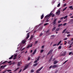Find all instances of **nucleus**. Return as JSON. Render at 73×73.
<instances>
[{
    "label": "nucleus",
    "instance_id": "1",
    "mask_svg": "<svg viewBox=\"0 0 73 73\" xmlns=\"http://www.w3.org/2000/svg\"><path fill=\"white\" fill-rule=\"evenodd\" d=\"M29 33H30V32L28 33H27V36L26 37V38L25 39V40H22V44H25V42H26V40H28V38L29 37Z\"/></svg>",
    "mask_w": 73,
    "mask_h": 73
},
{
    "label": "nucleus",
    "instance_id": "2",
    "mask_svg": "<svg viewBox=\"0 0 73 73\" xmlns=\"http://www.w3.org/2000/svg\"><path fill=\"white\" fill-rule=\"evenodd\" d=\"M52 13V12L51 11V13H50L49 14L46 15L44 17V20H43V21H45L46 20V19H48V17H50V16H51L52 15V14H53V13Z\"/></svg>",
    "mask_w": 73,
    "mask_h": 73
},
{
    "label": "nucleus",
    "instance_id": "3",
    "mask_svg": "<svg viewBox=\"0 0 73 73\" xmlns=\"http://www.w3.org/2000/svg\"><path fill=\"white\" fill-rule=\"evenodd\" d=\"M43 68V67L42 66V67L40 68L39 69H38L37 70H36V73H39L38 72H39V71H40V70H41Z\"/></svg>",
    "mask_w": 73,
    "mask_h": 73
},
{
    "label": "nucleus",
    "instance_id": "4",
    "mask_svg": "<svg viewBox=\"0 0 73 73\" xmlns=\"http://www.w3.org/2000/svg\"><path fill=\"white\" fill-rule=\"evenodd\" d=\"M33 45V44L32 43H31L30 45H27V46L26 48H29V47H32V46Z\"/></svg>",
    "mask_w": 73,
    "mask_h": 73
},
{
    "label": "nucleus",
    "instance_id": "5",
    "mask_svg": "<svg viewBox=\"0 0 73 73\" xmlns=\"http://www.w3.org/2000/svg\"><path fill=\"white\" fill-rule=\"evenodd\" d=\"M53 50L52 49H51V50L47 54V56H48V55H49V54H50V53H51V52H53Z\"/></svg>",
    "mask_w": 73,
    "mask_h": 73
},
{
    "label": "nucleus",
    "instance_id": "6",
    "mask_svg": "<svg viewBox=\"0 0 73 73\" xmlns=\"http://www.w3.org/2000/svg\"><path fill=\"white\" fill-rule=\"evenodd\" d=\"M29 66V64L27 65L24 68V69H23L24 70H25V69H27L28 67Z\"/></svg>",
    "mask_w": 73,
    "mask_h": 73
},
{
    "label": "nucleus",
    "instance_id": "7",
    "mask_svg": "<svg viewBox=\"0 0 73 73\" xmlns=\"http://www.w3.org/2000/svg\"><path fill=\"white\" fill-rule=\"evenodd\" d=\"M33 36L31 35L30 38L29 39V40H30V41H31V40L33 39Z\"/></svg>",
    "mask_w": 73,
    "mask_h": 73
},
{
    "label": "nucleus",
    "instance_id": "8",
    "mask_svg": "<svg viewBox=\"0 0 73 73\" xmlns=\"http://www.w3.org/2000/svg\"><path fill=\"white\" fill-rule=\"evenodd\" d=\"M56 13L58 15H59L60 14V10L56 12Z\"/></svg>",
    "mask_w": 73,
    "mask_h": 73
},
{
    "label": "nucleus",
    "instance_id": "9",
    "mask_svg": "<svg viewBox=\"0 0 73 73\" xmlns=\"http://www.w3.org/2000/svg\"><path fill=\"white\" fill-rule=\"evenodd\" d=\"M58 67V65H54L52 66V68H57Z\"/></svg>",
    "mask_w": 73,
    "mask_h": 73
},
{
    "label": "nucleus",
    "instance_id": "10",
    "mask_svg": "<svg viewBox=\"0 0 73 73\" xmlns=\"http://www.w3.org/2000/svg\"><path fill=\"white\" fill-rule=\"evenodd\" d=\"M16 57H17V54H16L14 55L13 60H16Z\"/></svg>",
    "mask_w": 73,
    "mask_h": 73
},
{
    "label": "nucleus",
    "instance_id": "11",
    "mask_svg": "<svg viewBox=\"0 0 73 73\" xmlns=\"http://www.w3.org/2000/svg\"><path fill=\"white\" fill-rule=\"evenodd\" d=\"M62 42V40H60V42H59L58 43V44H57V46H58V45H60V44H61V42Z\"/></svg>",
    "mask_w": 73,
    "mask_h": 73
},
{
    "label": "nucleus",
    "instance_id": "12",
    "mask_svg": "<svg viewBox=\"0 0 73 73\" xmlns=\"http://www.w3.org/2000/svg\"><path fill=\"white\" fill-rule=\"evenodd\" d=\"M66 52H64V53L62 54V56H65V55L66 54Z\"/></svg>",
    "mask_w": 73,
    "mask_h": 73
},
{
    "label": "nucleus",
    "instance_id": "13",
    "mask_svg": "<svg viewBox=\"0 0 73 73\" xmlns=\"http://www.w3.org/2000/svg\"><path fill=\"white\" fill-rule=\"evenodd\" d=\"M44 14L42 15L41 17V20H42V19H43V18H44Z\"/></svg>",
    "mask_w": 73,
    "mask_h": 73
},
{
    "label": "nucleus",
    "instance_id": "14",
    "mask_svg": "<svg viewBox=\"0 0 73 73\" xmlns=\"http://www.w3.org/2000/svg\"><path fill=\"white\" fill-rule=\"evenodd\" d=\"M13 55H12L9 58V60H11L13 57Z\"/></svg>",
    "mask_w": 73,
    "mask_h": 73
},
{
    "label": "nucleus",
    "instance_id": "15",
    "mask_svg": "<svg viewBox=\"0 0 73 73\" xmlns=\"http://www.w3.org/2000/svg\"><path fill=\"white\" fill-rule=\"evenodd\" d=\"M58 62V61H54V65H55V64H57V63Z\"/></svg>",
    "mask_w": 73,
    "mask_h": 73
},
{
    "label": "nucleus",
    "instance_id": "16",
    "mask_svg": "<svg viewBox=\"0 0 73 73\" xmlns=\"http://www.w3.org/2000/svg\"><path fill=\"white\" fill-rule=\"evenodd\" d=\"M56 27H54V28H53V29L52 30V31H54V30L56 29Z\"/></svg>",
    "mask_w": 73,
    "mask_h": 73
},
{
    "label": "nucleus",
    "instance_id": "17",
    "mask_svg": "<svg viewBox=\"0 0 73 73\" xmlns=\"http://www.w3.org/2000/svg\"><path fill=\"white\" fill-rule=\"evenodd\" d=\"M66 30V29H64V30H63L62 32V33H65V31Z\"/></svg>",
    "mask_w": 73,
    "mask_h": 73
},
{
    "label": "nucleus",
    "instance_id": "18",
    "mask_svg": "<svg viewBox=\"0 0 73 73\" xmlns=\"http://www.w3.org/2000/svg\"><path fill=\"white\" fill-rule=\"evenodd\" d=\"M6 66L7 65H6L3 66V68H2L3 69H4V68H5V67H6Z\"/></svg>",
    "mask_w": 73,
    "mask_h": 73
},
{
    "label": "nucleus",
    "instance_id": "19",
    "mask_svg": "<svg viewBox=\"0 0 73 73\" xmlns=\"http://www.w3.org/2000/svg\"><path fill=\"white\" fill-rule=\"evenodd\" d=\"M49 19V18H48L47 20H46V22H45V23H47L49 21V20H48V19Z\"/></svg>",
    "mask_w": 73,
    "mask_h": 73
},
{
    "label": "nucleus",
    "instance_id": "20",
    "mask_svg": "<svg viewBox=\"0 0 73 73\" xmlns=\"http://www.w3.org/2000/svg\"><path fill=\"white\" fill-rule=\"evenodd\" d=\"M19 68H20L19 67L18 68H17L14 70V72H16V71H17V70H18L19 69Z\"/></svg>",
    "mask_w": 73,
    "mask_h": 73
},
{
    "label": "nucleus",
    "instance_id": "21",
    "mask_svg": "<svg viewBox=\"0 0 73 73\" xmlns=\"http://www.w3.org/2000/svg\"><path fill=\"white\" fill-rule=\"evenodd\" d=\"M62 47V46H60L58 47V49H61Z\"/></svg>",
    "mask_w": 73,
    "mask_h": 73
},
{
    "label": "nucleus",
    "instance_id": "22",
    "mask_svg": "<svg viewBox=\"0 0 73 73\" xmlns=\"http://www.w3.org/2000/svg\"><path fill=\"white\" fill-rule=\"evenodd\" d=\"M62 25V23L61 24H59L58 25V27H59L60 26H61V25Z\"/></svg>",
    "mask_w": 73,
    "mask_h": 73
},
{
    "label": "nucleus",
    "instance_id": "23",
    "mask_svg": "<svg viewBox=\"0 0 73 73\" xmlns=\"http://www.w3.org/2000/svg\"><path fill=\"white\" fill-rule=\"evenodd\" d=\"M20 62H18V63L17 64L18 66H20Z\"/></svg>",
    "mask_w": 73,
    "mask_h": 73
},
{
    "label": "nucleus",
    "instance_id": "24",
    "mask_svg": "<svg viewBox=\"0 0 73 73\" xmlns=\"http://www.w3.org/2000/svg\"><path fill=\"white\" fill-rule=\"evenodd\" d=\"M60 28H58L57 29H56V31H59Z\"/></svg>",
    "mask_w": 73,
    "mask_h": 73
},
{
    "label": "nucleus",
    "instance_id": "25",
    "mask_svg": "<svg viewBox=\"0 0 73 73\" xmlns=\"http://www.w3.org/2000/svg\"><path fill=\"white\" fill-rule=\"evenodd\" d=\"M57 19H56L54 20V21H53L54 23H55V22L56 23V22L57 21Z\"/></svg>",
    "mask_w": 73,
    "mask_h": 73
},
{
    "label": "nucleus",
    "instance_id": "26",
    "mask_svg": "<svg viewBox=\"0 0 73 73\" xmlns=\"http://www.w3.org/2000/svg\"><path fill=\"white\" fill-rule=\"evenodd\" d=\"M67 17H68V16L66 15L64 17V19H67Z\"/></svg>",
    "mask_w": 73,
    "mask_h": 73
},
{
    "label": "nucleus",
    "instance_id": "27",
    "mask_svg": "<svg viewBox=\"0 0 73 73\" xmlns=\"http://www.w3.org/2000/svg\"><path fill=\"white\" fill-rule=\"evenodd\" d=\"M33 72H34V70L33 69L31 70V73H33Z\"/></svg>",
    "mask_w": 73,
    "mask_h": 73
},
{
    "label": "nucleus",
    "instance_id": "28",
    "mask_svg": "<svg viewBox=\"0 0 73 73\" xmlns=\"http://www.w3.org/2000/svg\"><path fill=\"white\" fill-rule=\"evenodd\" d=\"M67 8V7H65L64 9L63 10V11H65L66 9Z\"/></svg>",
    "mask_w": 73,
    "mask_h": 73
},
{
    "label": "nucleus",
    "instance_id": "29",
    "mask_svg": "<svg viewBox=\"0 0 73 73\" xmlns=\"http://www.w3.org/2000/svg\"><path fill=\"white\" fill-rule=\"evenodd\" d=\"M68 39V38H66L63 39V40L64 41H65V40H66Z\"/></svg>",
    "mask_w": 73,
    "mask_h": 73
},
{
    "label": "nucleus",
    "instance_id": "30",
    "mask_svg": "<svg viewBox=\"0 0 73 73\" xmlns=\"http://www.w3.org/2000/svg\"><path fill=\"white\" fill-rule=\"evenodd\" d=\"M37 64H38V63H36V64H34V66H36V65H37Z\"/></svg>",
    "mask_w": 73,
    "mask_h": 73
},
{
    "label": "nucleus",
    "instance_id": "31",
    "mask_svg": "<svg viewBox=\"0 0 73 73\" xmlns=\"http://www.w3.org/2000/svg\"><path fill=\"white\" fill-rule=\"evenodd\" d=\"M8 62V61H5V62H3V63L2 64H5V63H6V62Z\"/></svg>",
    "mask_w": 73,
    "mask_h": 73
},
{
    "label": "nucleus",
    "instance_id": "32",
    "mask_svg": "<svg viewBox=\"0 0 73 73\" xmlns=\"http://www.w3.org/2000/svg\"><path fill=\"white\" fill-rule=\"evenodd\" d=\"M73 6H70L69 7V8H70V9H72V8Z\"/></svg>",
    "mask_w": 73,
    "mask_h": 73
},
{
    "label": "nucleus",
    "instance_id": "33",
    "mask_svg": "<svg viewBox=\"0 0 73 73\" xmlns=\"http://www.w3.org/2000/svg\"><path fill=\"white\" fill-rule=\"evenodd\" d=\"M49 32V30L48 29L46 31V33H48V32Z\"/></svg>",
    "mask_w": 73,
    "mask_h": 73
},
{
    "label": "nucleus",
    "instance_id": "34",
    "mask_svg": "<svg viewBox=\"0 0 73 73\" xmlns=\"http://www.w3.org/2000/svg\"><path fill=\"white\" fill-rule=\"evenodd\" d=\"M7 71L8 72H11V71H12V70H7Z\"/></svg>",
    "mask_w": 73,
    "mask_h": 73
},
{
    "label": "nucleus",
    "instance_id": "35",
    "mask_svg": "<svg viewBox=\"0 0 73 73\" xmlns=\"http://www.w3.org/2000/svg\"><path fill=\"white\" fill-rule=\"evenodd\" d=\"M11 64H12V65H15V62H13V63H11Z\"/></svg>",
    "mask_w": 73,
    "mask_h": 73
},
{
    "label": "nucleus",
    "instance_id": "36",
    "mask_svg": "<svg viewBox=\"0 0 73 73\" xmlns=\"http://www.w3.org/2000/svg\"><path fill=\"white\" fill-rule=\"evenodd\" d=\"M48 25V23H44V25Z\"/></svg>",
    "mask_w": 73,
    "mask_h": 73
},
{
    "label": "nucleus",
    "instance_id": "37",
    "mask_svg": "<svg viewBox=\"0 0 73 73\" xmlns=\"http://www.w3.org/2000/svg\"><path fill=\"white\" fill-rule=\"evenodd\" d=\"M42 35H43V34L42 33H41L39 35L40 37H41V36H42Z\"/></svg>",
    "mask_w": 73,
    "mask_h": 73
},
{
    "label": "nucleus",
    "instance_id": "38",
    "mask_svg": "<svg viewBox=\"0 0 73 73\" xmlns=\"http://www.w3.org/2000/svg\"><path fill=\"white\" fill-rule=\"evenodd\" d=\"M44 52V50H40V53H42V52Z\"/></svg>",
    "mask_w": 73,
    "mask_h": 73
},
{
    "label": "nucleus",
    "instance_id": "39",
    "mask_svg": "<svg viewBox=\"0 0 73 73\" xmlns=\"http://www.w3.org/2000/svg\"><path fill=\"white\" fill-rule=\"evenodd\" d=\"M41 49H44V46H42L41 47Z\"/></svg>",
    "mask_w": 73,
    "mask_h": 73
},
{
    "label": "nucleus",
    "instance_id": "40",
    "mask_svg": "<svg viewBox=\"0 0 73 73\" xmlns=\"http://www.w3.org/2000/svg\"><path fill=\"white\" fill-rule=\"evenodd\" d=\"M60 6V3H59L57 5V7H59Z\"/></svg>",
    "mask_w": 73,
    "mask_h": 73
},
{
    "label": "nucleus",
    "instance_id": "41",
    "mask_svg": "<svg viewBox=\"0 0 73 73\" xmlns=\"http://www.w3.org/2000/svg\"><path fill=\"white\" fill-rule=\"evenodd\" d=\"M54 16H55L54 14H52V17H54Z\"/></svg>",
    "mask_w": 73,
    "mask_h": 73
},
{
    "label": "nucleus",
    "instance_id": "42",
    "mask_svg": "<svg viewBox=\"0 0 73 73\" xmlns=\"http://www.w3.org/2000/svg\"><path fill=\"white\" fill-rule=\"evenodd\" d=\"M72 54V52H70L69 53V55H70V54Z\"/></svg>",
    "mask_w": 73,
    "mask_h": 73
},
{
    "label": "nucleus",
    "instance_id": "43",
    "mask_svg": "<svg viewBox=\"0 0 73 73\" xmlns=\"http://www.w3.org/2000/svg\"><path fill=\"white\" fill-rule=\"evenodd\" d=\"M11 62H12V61H9V62H7V63L8 64H10V63H11Z\"/></svg>",
    "mask_w": 73,
    "mask_h": 73
},
{
    "label": "nucleus",
    "instance_id": "44",
    "mask_svg": "<svg viewBox=\"0 0 73 73\" xmlns=\"http://www.w3.org/2000/svg\"><path fill=\"white\" fill-rule=\"evenodd\" d=\"M61 21H60V20L58 21V23H61Z\"/></svg>",
    "mask_w": 73,
    "mask_h": 73
},
{
    "label": "nucleus",
    "instance_id": "45",
    "mask_svg": "<svg viewBox=\"0 0 73 73\" xmlns=\"http://www.w3.org/2000/svg\"><path fill=\"white\" fill-rule=\"evenodd\" d=\"M3 68V66H1V67L0 68H1V69H2V68Z\"/></svg>",
    "mask_w": 73,
    "mask_h": 73
},
{
    "label": "nucleus",
    "instance_id": "46",
    "mask_svg": "<svg viewBox=\"0 0 73 73\" xmlns=\"http://www.w3.org/2000/svg\"><path fill=\"white\" fill-rule=\"evenodd\" d=\"M22 70V69H21L18 72V73H20L21 72V71Z\"/></svg>",
    "mask_w": 73,
    "mask_h": 73
},
{
    "label": "nucleus",
    "instance_id": "47",
    "mask_svg": "<svg viewBox=\"0 0 73 73\" xmlns=\"http://www.w3.org/2000/svg\"><path fill=\"white\" fill-rule=\"evenodd\" d=\"M66 4L65 3V4L64 5H63V7H65V6H66Z\"/></svg>",
    "mask_w": 73,
    "mask_h": 73
},
{
    "label": "nucleus",
    "instance_id": "48",
    "mask_svg": "<svg viewBox=\"0 0 73 73\" xmlns=\"http://www.w3.org/2000/svg\"><path fill=\"white\" fill-rule=\"evenodd\" d=\"M57 45V44H54L53 45V46H56Z\"/></svg>",
    "mask_w": 73,
    "mask_h": 73
},
{
    "label": "nucleus",
    "instance_id": "49",
    "mask_svg": "<svg viewBox=\"0 0 73 73\" xmlns=\"http://www.w3.org/2000/svg\"><path fill=\"white\" fill-rule=\"evenodd\" d=\"M64 17H61V18H60V20H62V19H64Z\"/></svg>",
    "mask_w": 73,
    "mask_h": 73
},
{
    "label": "nucleus",
    "instance_id": "50",
    "mask_svg": "<svg viewBox=\"0 0 73 73\" xmlns=\"http://www.w3.org/2000/svg\"><path fill=\"white\" fill-rule=\"evenodd\" d=\"M39 29V30H42V27H41L40 29Z\"/></svg>",
    "mask_w": 73,
    "mask_h": 73
},
{
    "label": "nucleus",
    "instance_id": "51",
    "mask_svg": "<svg viewBox=\"0 0 73 73\" xmlns=\"http://www.w3.org/2000/svg\"><path fill=\"white\" fill-rule=\"evenodd\" d=\"M37 62V60H36L34 62V63H36Z\"/></svg>",
    "mask_w": 73,
    "mask_h": 73
},
{
    "label": "nucleus",
    "instance_id": "52",
    "mask_svg": "<svg viewBox=\"0 0 73 73\" xmlns=\"http://www.w3.org/2000/svg\"><path fill=\"white\" fill-rule=\"evenodd\" d=\"M52 66L51 65L50 66V67H49V68L51 69V68H52Z\"/></svg>",
    "mask_w": 73,
    "mask_h": 73
},
{
    "label": "nucleus",
    "instance_id": "53",
    "mask_svg": "<svg viewBox=\"0 0 73 73\" xmlns=\"http://www.w3.org/2000/svg\"><path fill=\"white\" fill-rule=\"evenodd\" d=\"M70 36V34H68L67 35V37H69Z\"/></svg>",
    "mask_w": 73,
    "mask_h": 73
},
{
    "label": "nucleus",
    "instance_id": "54",
    "mask_svg": "<svg viewBox=\"0 0 73 73\" xmlns=\"http://www.w3.org/2000/svg\"><path fill=\"white\" fill-rule=\"evenodd\" d=\"M50 33H48V34L47 35L48 36H49V35H50Z\"/></svg>",
    "mask_w": 73,
    "mask_h": 73
},
{
    "label": "nucleus",
    "instance_id": "55",
    "mask_svg": "<svg viewBox=\"0 0 73 73\" xmlns=\"http://www.w3.org/2000/svg\"><path fill=\"white\" fill-rule=\"evenodd\" d=\"M66 25V23H65L63 24V25L64 26L65 25Z\"/></svg>",
    "mask_w": 73,
    "mask_h": 73
},
{
    "label": "nucleus",
    "instance_id": "56",
    "mask_svg": "<svg viewBox=\"0 0 73 73\" xmlns=\"http://www.w3.org/2000/svg\"><path fill=\"white\" fill-rule=\"evenodd\" d=\"M51 37H54V35H51Z\"/></svg>",
    "mask_w": 73,
    "mask_h": 73
},
{
    "label": "nucleus",
    "instance_id": "57",
    "mask_svg": "<svg viewBox=\"0 0 73 73\" xmlns=\"http://www.w3.org/2000/svg\"><path fill=\"white\" fill-rule=\"evenodd\" d=\"M67 34H70V32H67L66 33Z\"/></svg>",
    "mask_w": 73,
    "mask_h": 73
},
{
    "label": "nucleus",
    "instance_id": "58",
    "mask_svg": "<svg viewBox=\"0 0 73 73\" xmlns=\"http://www.w3.org/2000/svg\"><path fill=\"white\" fill-rule=\"evenodd\" d=\"M37 42H38V41H36L35 42V44H37Z\"/></svg>",
    "mask_w": 73,
    "mask_h": 73
},
{
    "label": "nucleus",
    "instance_id": "59",
    "mask_svg": "<svg viewBox=\"0 0 73 73\" xmlns=\"http://www.w3.org/2000/svg\"><path fill=\"white\" fill-rule=\"evenodd\" d=\"M56 22H54H54H53V25H54V24H56Z\"/></svg>",
    "mask_w": 73,
    "mask_h": 73
},
{
    "label": "nucleus",
    "instance_id": "60",
    "mask_svg": "<svg viewBox=\"0 0 73 73\" xmlns=\"http://www.w3.org/2000/svg\"><path fill=\"white\" fill-rule=\"evenodd\" d=\"M52 44H53V42H52L51 43H50V45H52Z\"/></svg>",
    "mask_w": 73,
    "mask_h": 73
},
{
    "label": "nucleus",
    "instance_id": "61",
    "mask_svg": "<svg viewBox=\"0 0 73 73\" xmlns=\"http://www.w3.org/2000/svg\"><path fill=\"white\" fill-rule=\"evenodd\" d=\"M7 70H5L3 72L4 73H5V72H7Z\"/></svg>",
    "mask_w": 73,
    "mask_h": 73
},
{
    "label": "nucleus",
    "instance_id": "62",
    "mask_svg": "<svg viewBox=\"0 0 73 73\" xmlns=\"http://www.w3.org/2000/svg\"><path fill=\"white\" fill-rule=\"evenodd\" d=\"M36 50H36V49L35 50L34 52L35 53V52H36Z\"/></svg>",
    "mask_w": 73,
    "mask_h": 73
},
{
    "label": "nucleus",
    "instance_id": "63",
    "mask_svg": "<svg viewBox=\"0 0 73 73\" xmlns=\"http://www.w3.org/2000/svg\"><path fill=\"white\" fill-rule=\"evenodd\" d=\"M24 49H25V48H23L22 50H24Z\"/></svg>",
    "mask_w": 73,
    "mask_h": 73
},
{
    "label": "nucleus",
    "instance_id": "64",
    "mask_svg": "<svg viewBox=\"0 0 73 73\" xmlns=\"http://www.w3.org/2000/svg\"><path fill=\"white\" fill-rule=\"evenodd\" d=\"M28 60H30V58L29 57L28 58Z\"/></svg>",
    "mask_w": 73,
    "mask_h": 73
}]
</instances>
